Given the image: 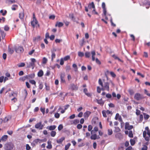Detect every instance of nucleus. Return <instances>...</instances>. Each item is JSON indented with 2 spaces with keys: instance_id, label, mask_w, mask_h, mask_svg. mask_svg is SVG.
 I'll return each instance as SVG.
<instances>
[{
  "instance_id": "obj_1",
  "label": "nucleus",
  "mask_w": 150,
  "mask_h": 150,
  "mask_svg": "<svg viewBox=\"0 0 150 150\" xmlns=\"http://www.w3.org/2000/svg\"><path fill=\"white\" fill-rule=\"evenodd\" d=\"M98 83L101 86V89L102 90H106L109 91V84L108 82H105L104 80L102 81L100 79H99L98 80Z\"/></svg>"
},
{
  "instance_id": "obj_2",
  "label": "nucleus",
  "mask_w": 150,
  "mask_h": 150,
  "mask_svg": "<svg viewBox=\"0 0 150 150\" xmlns=\"http://www.w3.org/2000/svg\"><path fill=\"white\" fill-rule=\"evenodd\" d=\"M143 137L144 138V139L146 142L144 143V145L146 146L148 145L149 144V141H150V138L149 137L146 135V132L144 131L143 132Z\"/></svg>"
},
{
  "instance_id": "obj_3",
  "label": "nucleus",
  "mask_w": 150,
  "mask_h": 150,
  "mask_svg": "<svg viewBox=\"0 0 150 150\" xmlns=\"http://www.w3.org/2000/svg\"><path fill=\"white\" fill-rule=\"evenodd\" d=\"M46 141V139H36L33 142L31 143V144L32 146H35L36 144H37L38 143H40L41 142H45Z\"/></svg>"
},
{
  "instance_id": "obj_4",
  "label": "nucleus",
  "mask_w": 150,
  "mask_h": 150,
  "mask_svg": "<svg viewBox=\"0 0 150 150\" xmlns=\"http://www.w3.org/2000/svg\"><path fill=\"white\" fill-rule=\"evenodd\" d=\"M13 147V145L11 143H8L5 145L4 149L6 150H11Z\"/></svg>"
},
{
  "instance_id": "obj_5",
  "label": "nucleus",
  "mask_w": 150,
  "mask_h": 150,
  "mask_svg": "<svg viewBox=\"0 0 150 150\" xmlns=\"http://www.w3.org/2000/svg\"><path fill=\"white\" fill-rule=\"evenodd\" d=\"M134 98L137 100L138 101L144 99V97L139 93H136L134 96Z\"/></svg>"
},
{
  "instance_id": "obj_6",
  "label": "nucleus",
  "mask_w": 150,
  "mask_h": 150,
  "mask_svg": "<svg viewBox=\"0 0 150 150\" xmlns=\"http://www.w3.org/2000/svg\"><path fill=\"white\" fill-rule=\"evenodd\" d=\"M133 128V126L132 125H129L128 122H126L125 123V129L128 130H130Z\"/></svg>"
},
{
  "instance_id": "obj_7",
  "label": "nucleus",
  "mask_w": 150,
  "mask_h": 150,
  "mask_svg": "<svg viewBox=\"0 0 150 150\" xmlns=\"http://www.w3.org/2000/svg\"><path fill=\"white\" fill-rule=\"evenodd\" d=\"M43 127V125L42 124L41 122H40L35 124V127L39 129H42Z\"/></svg>"
},
{
  "instance_id": "obj_8",
  "label": "nucleus",
  "mask_w": 150,
  "mask_h": 150,
  "mask_svg": "<svg viewBox=\"0 0 150 150\" xmlns=\"http://www.w3.org/2000/svg\"><path fill=\"white\" fill-rule=\"evenodd\" d=\"M78 87L74 83L71 84L70 86V89L72 91H76L78 89Z\"/></svg>"
},
{
  "instance_id": "obj_9",
  "label": "nucleus",
  "mask_w": 150,
  "mask_h": 150,
  "mask_svg": "<svg viewBox=\"0 0 150 150\" xmlns=\"http://www.w3.org/2000/svg\"><path fill=\"white\" fill-rule=\"evenodd\" d=\"M91 134L92 135L91 137V139L95 140L97 139H98L100 138L99 136H97L96 133H93Z\"/></svg>"
},
{
  "instance_id": "obj_10",
  "label": "nucleus",
  "mask_w": 150,
  "mask_h": 150,
  "mask_svg": "<svg viewBox=\"0 0 150 150\" xmlns=\"http://www.w3.org/2000/svg\"><path fill=\"white\" fill-rule=\"evenodd\" d=\"M91 113V112L89 111H87L84 113L83 114V116L84 118L85 119H87Z\"/></svg>"
},
{
  "instance_id": "obj_11",
  "label": "nucleus",
  "mask_w": 150,
  "mask_h": 150,
  "mask_svg": "<svg viewBox=\"0 0 150 150\" xmlns=\"http://www.w3.org/2000/svg\"><path fill=\"white\" fill-rule=\"evenodd\" d=\"M88 89L86 88H85L83 89V92L85 93V94L88 97H91L92 95L91 93H88Z\"/></svg>"
},
{
  "instance_id": "obj_12",
  "label": "nucleus",
  "mask_w": 150,
  "mask_h": 150,
  "mask_svg": "<svg viewBox=\"0 0 150 150\" xmlns=\"http://www.w3.org/2000/svg\"><path fill=\"white\" fill-rule=\"evenodd\" d=\"M23 47L21 46L17 48H16V51L17 53L23 52Z\"/></svg>"
},
{
  "instance_id": "obj_13",
  "label": "nucleus",
  "mask_w": 150,
  "mask_h": 150,
  "mask_svg": "<svg viewBox=\"0 0 150 150\" xmlns=\"http://www.w3.org/2000/svg\"><path fill=\"white\" fill-rule=\"evenodd\" d=\"M56 126L55 125H51L50 126H48L46 128L50 130L53 131L56 128Z\"/></svg>"
},
{
  "instance_id": "obj_14",
  "label": "nucleus",
  "mask_w": 150,
  "mask_h": 150,
  "mask_svg": "<svg viewBox=\"0 0 150 150\" xmlns=\"http://www.w3.org/2000/svg\"><path fill=\"white\" fill-rule=\"evenodd\" d=\"M65 76L64 73H61L60 75V78L61 81L63 83L65 82V80L64 78Z\"/></svg>"
},
{
  "instance_id": "obj_15",
  "label": "nucleus",
  "mask_w": 150,
  "mask_h": 150,
  "mask_svg": "<svg viewBox=\"0 0 150 150\" xmlns=\"http://www.w3.org/2000/svg\"><path fill=\"white\" fill-rule=\"evenodd\" d=\"M37 23L38 21H37L36 18H35L34 19H33V21H31V25L33 27H34L35 25L37 24Z\"/></svg>"
},
{
  "instance_id": "obj_16",
  "label": "nucleus",
  "mask_w": 150,
  "mask_h": 150,
  "mask_svg": "<svg viewBox=\"0 0 150 150\" xmlns=\"http://www.w3.org/2000/svg\"><path fill=\"white\" fill-rule=\"evenodd\" d=\"M96 101L97 103L101 105H103L104 104V102L102 100V98L100 100L96 99Z\"/></svg>"
},
{
  "instance_id": "obj_17",
  "label": "nucleus",
  "mask_w": 150,
  "mask_h": 150,
  "mask_svg": "<svg viewBox=\"0 0 150 150\" xmlns=\"http://www.w3.org/2000/svg\"><path fill=\"white\" fill-rule=\"evenodd\" d=\"M6 3L8 5H11L15 2V0H5Z\"/></svg>"
},
{
  "instance_id": "obj_18",
  "label": "nucleus",
  "mask_w": 150,
  "mask_h": 150,
  "mask_svg": "<svg viewBox=\"0 0 150 150\" xmlns=\"http://www.w3.org/2000/svg\"><path fill=\"white\" fill-rule=\"evenodd\" d=\"M88 7L89 9H91V8L95 9V6L93 2H92L91 3H90L88 6Z\"/></svg>"
},
{
  "instance_id": "obj_19",
  "label": "nucleus",
  "mask_w": 150,
  "mask_h": 150,
  "mask_svg": "<svg viewBox=\"0 0 150 150\" xmlns=\"http://www.w3.org/2000/svg\"><path fill=\"white\" fill-rule=\"evenodd\" d=\"M98 130V128L97 127H95L91 131V134H92L93 133H96V132Z\"/></svg>"
},
{
  "instance_id": "obj_20",
  "label": "nucleus",
  "mask_w": 150,
  "mask_h": 150,
  "mask_svg": "<svg viewBox=\"0 0 150 150\" xmlns=\"http://www.w3.org/2000/svg\"><path fill=\"white\" fill-rule=\"evenodd\" d=\"M145 129L146 132V134H147L150 138V130L149 129L148 127H145Z\"/></svg>"
},
{
  "instance_id": "obj_21",
  "label": "nucleus",
  "mask_w": 150,
  "mask_h": 150,
  "mask_svg": "<svg viewBox=\"0 0 150 150\" xmlns=\"http://www.w3.org/2000/svg\"><path fill=\"white\" fill-rule=\"evenodd\" d=\"M40 36H37L33 38V40L35 42H37L40 41Z\"/></svg>"
},
{
  "instance_id": "obj_22",
  "label": "nucleus",
  "mask_w": 150,
  "mask_h": 150,
  "mask_svg": "<svg viewBox=\"0 0 150 150\" xmlns=\"http://www.w3.org/2000/svg\"><path fill=\"white\" fill-rule=\"evenodd\" d=\"M63 25V24L61 22H57L55 24V26H58L59 27H61Z\"/></svg>"
},
{
  "instance_id": "obj_23",
  "label": "nucleus",
  "mask_w": 150,
  "mask_h": 150,
  "mask_svg": "<svg viewBox=\"0 0 150 150\" xmlns=\"http://www.w3.org/2000/svg\"><path fill=\"white\" fill-rule=\"evenodd\" d=\"M64 139L65 137H62L59 139L57 140V142L59 144H61Z\"/></svg>"
},
{
  "instance_id": "obj_24",
  "label": "nucleus",
  "mask_w": 150,
  "mask_h": 150,
  "mask_svg": "<svg viewBox=\"0 0 150 150\" xmlns=\"http://www.w3.org/2000/svg\"><path fill=\"white\" fill-rule=\"evenodd\" d=\"M8 137L7 135H3L1 138V140L2 141L5 142L7 139Z\"/></svg>"
},
{
  "instance_id": "obj_25",
  "label": "nucleus",
  "mask_w": 150,
  "mask_h": 150,
  "mask_svg": "<svg viewBox=\"0 0 150 150\" xmlns=\"http://www.w3.org/2000/svg\"><path fill=\"white\" fill-rule=\"evenodd\" d=\"M112 57L114 58L115 59L117 60L118 61L122 62H123V61L121 60L120 58L117 57V56L115 54H113L112 56Z\"/></svg>"
},
{
  "instance_id": "obj_26",
  "label": "nucleus",
  "mask_w": 150,
  "mask_h": 150,
  "mask_svg": "<svg viewBox=\"0 0 150 150\" xmlns=\"http://www.w3.org/2000/svg\"><path fill=\"white\" fill-rule=\"evenodd\" d=\"M0 31L2 38L4 39L5 37L6 33L3 30H0Z\"/></svg>"
},
{
  "instance_id": "obj_27",
  "label": "nucleus",
  "mask_w": 150,
  "mask_h": 150,
  "mask_svg": "<svg viewBox=\"0 0 150 150\" xmlns=\"http://www.w3.org/2000/svg\"><path fill=\"white\" fill-rule=\"evenodd\" d=\"M26 76H27V79H30L34 78L35 75L34 74H31L28 75H26Z\"/></svg>"
},
{
  "instance_id": "obj_28",
  "label": "nucleus",
  "mask_w": 150,
  "mask_h": 150,
  "mask_svg": "<svg viewBox=\"0 0 150 150\" xmlns=\"http://www.w3.org/2000/svg\"><path fill=\"white\" fill-rule=\"evenodd\" d=\"M51 142L50 141H48L47 142L48 145L47 146V149H50L52 148V144H51Z\"/></svg>"
},
{
  "instance_id": "obj_29",
  "label": "nucleus",
  "mask_w": 150,
  "mask_h": 150,
  "mask_svg": "<svg viewBox=\"0 0 150 150\" xmlns=\"http://www.w3.org/2000/svg\"><path fill=\"white\" fill-rule=\"evenodd\" d=\"M8 51L10 54H12L14 52V49L13 48L11 49L9 47H8Z\"/></svg>"
},
{
  "instance_id": "obj_30",
  "label": "nucleus",
  "mask_w": 150,
  "mask_h": 150,
  "mask_svg": "<svg viewBox=\"0 0 150 150\" xmlns=\"http://www.w3.org/2000/svg\"><path fill=\"white\" fill-rule=\"evenodd\" d=\"M19 18L21 19H23L24 17V14L23 12H22L20 13H19Z\"/></svg>"
},
{
  "instance_id": "obj_31",
  "label": "nucleus",
  "mask_w": 150,
  "mask_h": 150,
  "mask_svg": "<svg viewBox=\"0 0 150 150\" xmlns=\"http://www.w3.org/2000/svg\"><path fill=\"white\" fill-rule=\"evenodd\" d=\"M43 74V72L42 70H40L38 73V76L39 77H41Z\"/></svg>"
},
{
  "instance_id": "obj_32",
  "label": "nucleus",
  "mask_w": 150,
  "mask_h": 150,
  "mask_svg": "<svg viewBox=\"0 0 150 150\" xmlns=\"http://www.w3.org/2000/svg\"><path fill=\"white\" fill-rule=\"evenodd\" d=\"M130 144L132 146H133L134 145L135 143V141L134 139H130Z\"/></svg>"
},
{
  "instance_id": "obj_33",
  "label": "nucleus",
  "mask_w": 150,
  "mask_h": 150,
  "mask_svg": "<svg viewBox=\"0 0 150 150\" xmlns=\"http://www.w3.org/2000/svg\"><path fill=\"white\" fill-rule=\"evenodd\" d=\"M56 132L54 131H52L50 132V135L52 137H54L56 135Z\"/></svg>"
},
{
  "instance_id": "obj_34",
  "label": "nucleus",
  "mask_w": 150,
  "mask_h": 150,
  "mask_svg": "<svg viewBox=\"0 0 150 150\" xmlns=\"http://www.w3.org/2000/svg\"><path fill=\"white\" fill-rule=\"evenodd\" d=\"M31 62L30 66H33L34 65V63L36 62L35 59L34 58L31 59Z\"/></svg>"
},
{
  "instance_id": "obj_35",
  "label": "nucleus",
  "mask_w": 150,
  "mask_h": 150,
  "mask_svg": "<svg viewBox=\"0 0 150 150\" xmlns=\"http://www.w3.org/2000/svg\"><path fill=\"white\" fill-rule=\"evenodd\" d=\"M91 54L89 52H86L85 53V55L86 58H89Z\"/></svg>"
},
{
  "instance_id": "obj_36",
  "label": "nucleus",
  "mask_w": 150,
  "mask_h": 150,
  "mask_svg": "<svg viewBox=\"0 0 150 150\" xmlns=\"http://www.w3.org/2000/svg\"><path fill=\"white\" fill-rule=\"evenodd\" d=\"M27 76H24L23 77H21L19 79V80L23 81H24L26 79H27Z\"/></svg>"
},
{
  "instance_id": "obj_37",
  "label": "nucleus",
  "mask_w": 150,
  "mask_h": 150,
  "mask_svg": "<svg viewBox=\"0 0 150 150\" xmlns=\"http://www.w3.org/2000/svg\"><path fill=\"white\" fill-rule=\"evenodd\" d=\"M47 59L46 58L44 57L42 59V63L44 64H45L47 62Z\"/></svg>"
},
{
  "instance_id": "obj_38",
  "label": "nucleus",
  "mask_w": 150,
  "mask_h": 150,
  "mask_svg": "<svg viewBox=\"0 0 150 150\" xmlns=\"http://www.w3.org/2000/svg\"><path fill=\"white\" fill-rule=\"evenodd\" d=\"M143 114L144 116V119L145 120H147L150 117L149 115L146 114V113H144Z\"/></svg>"
},
{
  "instance_id": "obj_39",
  "label": "nucleus",
  "mask_w": 150,
  "mask_h": 150,
  "mask_svg": "<svg viewBox=\"0 0 150 150\" xmlns=\"http://www.w3.org/2000/svg\"><path fill=\"white\" fill-rule=\"evenodd\" d=\"M128 136L129 137L132 138L133 137V135L132 131L131 130H130L129 132Z\"/></svg>"
},
{
  "instance_id": "obj_40",
  "label": "nucleus",
  "mask_w": 150,
  "mask_h": 150,
  "mask_svg": "<svg viewBox=\"0 0 150 150\" xmlns=\"http://www.w3.org/2000/svg\"><path fill=\"white\" fill-rule=\"evenodd\" d=\"M108 134L109 135H110L112 134L113 131L111 129H109L108 130Z\"/></svg>"
},
{
  "instance_id": "obj_41",
  "label": "nucleus",
  "mask_w": 150,
  "mask_h": 150,
  "mask_svg": "<svg viewBox=\"0 0 150 150\" xmlns=\"http://www.w3.org/2000/svg\"><path fill=\"white\" fill-rule=\"evenodd\" d=\"M78 56L80 57H82L84 55V53L83 52H78Z\"/></svg>"
},
{
  "instance_id": "obj_42",
  "label": "nucleus",
  "mask_w": 150,
  "mask_h": 150,
  "mask_svg": "<svg viewBox=\"0 0 150 150\" xmlns=\"http://www.w3.org/2000/svg\"><path fill=\"white\" fill-rule=\"evenodd\" d=\"M60 110H61V112L62 113H63L65 112V110H63L62 109V108L61 107H60L58 109V112H59Z\"/></svg>"
},
{
  "instance_id": "obj_43",
  "label": "nucleus",
  "mask_w": 150,
  "mask_h": 150,
  "mask_svg": "<svg viewBox=\"0 0 150 150\" xmlns=\"http://www.w3.org/2000/svg\"><path fill=\"white\" fill-rule=\"evenodd\" d=\"M69 58L70 56H69L68 55L65 57L63 58H62V59L64 60V61H66L68 60L69 59Z\"/></svg>"
},
{
  "instance_id": "obj_44",
  "label": "nucleus",
  "mask_w": 150,
  "mask_h": 150,
  "mask_svg": "<svg viewBox=\"0 0 150 150\" xmlns=\"http://www.w3.org/2000/svg\"><path fill=\"white\" fill-rule=\"evenodd\" d=\"M71 144L70 143H68L67 145H65V150H67L70 147Z\"/></svg>"
},
{
  "instance_id": "obj_45",
  "label": "nucleus",
  "mask_w": 150,
  "mask_h": 150,
  "mask_svg": "<svg viewBox=\"0 0 150 150\" xmlns=\"http://www.w3.org/2000/svg\"><path fill=\"white\" fill-rule=\"evenodd\" d=\"M102 113L103 114V116L104 117H106L107 116L106 115V111L103 110L102 111Z\"/></svg>"
},
{
  "instance_id": "obj_46",
  "label": "nucleus",
  "mask_w": 150,
  "mask_h": 150,
  "mask_svg": "<svg viewBox=\"0 0 150 150\" xmlns=\"http://www.w3.org/2000/svg\"><path fill=\"white\" fill-rule=\"evenodd\" d=\"M93 129V127L91 125H89L88 126V130L89 131H91Z\"/></svg>"
},
{
  "instance_id": "obj_47",
  "label": "nucleus",
  "mask_w": 150,
  "mask_h": 150,
  "mask_svg": "<svg viewBox=\"0 0 150 150\" xmlns=\"http://www.w3.org/2000/svg\"><path fill=\"white\" fill-rule=\"evenodd\" d=\"M58 130L59 131L61 130L63 128V126L62 125H60L58 127Z\"/></svg>"
},
{
  "instance_id": "obj_48",
  "label": "nucleus",
  "mask_w": 150,
  "mask_h": 150,
  "mask_svg": "<svg viewBox=\"0 0 150 150\" xmlns=\"http://www.w3.org/2000/svg\"><path fill=\"white\" fill-rule=\"evenodd\" d=\"M45 108H42L41 107L40 108V111L43 115H44L45 113Z\"/></svg>"
},
{
  "instance_id": "obj_49",
  "label": "nucleus",
  "mask_w": 150,
  "mask_h": 150,
  "mask_svg": "<svg viewBox=\"0 0 150 150\" xmlns=\"http://www.w3.org/2000/svg\"><path fill=\"white\" fill-rule=\"evenodd\" d=\"M60 117V115L58 113H55L54 114V117L56 118H58Z\"/></svg>"
},
{
  "instance_id": "obj_50",
  "label": "nucleus",
  "mask_w": 150,
  "mask_h": 150,
  "mask_svg": "<svg viewBox=\"0 0 150 150\" xmlns=\"http://www.w3.org/2000/svg\"><path fill=\"white\" fill-rule=\"evenodd\" d=\"M148 147L145 145H143V147L142 148V150H147Z\"/></svg>"
},
{
  "instance_id": "obj_51",
  "label": "nucleus",
  "mask_w": 150,
  "mask_h": 150,
  "mask_svg": "<svg viewBox=\"0 0 150 150\" xmlns=\"http://www.w3.org/2000/svg\"><path fill=\"white\" fill-rule=\"evenodd\" d=\"M144 93L148 96L150 97V93H148V91L146 89H144Z\"/></svg>"
},
{
  "instance_id": "obj_52",
  "label": "nucleus",
  "mask_w": 150,
  "mask_h": 150,
  "mask_svg": "<svg viewBox=\"0 0 150 150\" xmlns=\"http://www.w3.org/2000/svg\"><path fill=\"white\" fill-rule=\"evenodd\" d=\"M110 74L113 77L115 78L116 76V75L112 71H111L110 72Z\"/></svg>"
},
{
  "instance_id": "obj_53",
  "label": "nucleus",
  "mask_w": 150,
  "mask_h": 150,
  "mask_svg": "<svg viewBox=\"0 0 150 150\" xmlns=\"http://www.w3.org/2000/svg\"><path fill=\"white\" fill-rule=\"evenodd\" d=\"M146 7V8H149V6H147V5H149V6H150V2H147L145 4Z\"/></svg>"
},
{
  "instance_id": "obj_54",
  "label": "nucleus",
  "mask_w": 150,
  "mask_h": 150,
  "mask_svg": "<svg viewBox=\"0 0 150 150\" xmlns=\"http://www.w3.org/2000/svg\"><path fill=\"white\" fill-rule=\"evenodd\" d=\"M15 7H17L18 6L17 5H13L11 8L13 10L15 11L16 10V8Z\"/></svg>"
},
{
  "instance_id": "obj_55",
  "label": "nucleus",
  "mask_w": 150,
  "mask_h": 150,
  "mask_svg": "<svg viewBox=\"0 0 150 150\" xmlns=\"http://www.w3.org/2000/svg\"><path fill=\"white\" fill-rule=\"evenodd\" d=\"M82 126L80 124H78L77 126V128L79 129H80L82 128Z\"/></svg>"
},
{
  "instance_id": "obj_56",
  "label": "nucleus",
  "mask_w": 150,
  "mask_h": 150,
  "mask_svg": "<svg viewBox=\"0 0 150 150\" xmlns=\"http://www.w3.org/2000/svg\"><path fill=\"white\" fill-rule=\"evenodd\" d=\"M9 27L8 26L6 25H5V26H4V30H5V31H8L9 30Z\"/></svg>"
},
{
  "instance_id": "obj_57",
  "label": "nucleus",
  "mask_w": 150,
  "mask_h": 150,
  "mask_svg": "<svg viewBox=\"0 0 150 150\" xmlns=\"http://www.w3.org/2000/svg\"><path fill=\"white\" fill-rule=\"evenodd\" d=\"M139 117L140 120L141 122H142L143 119V115L142 114L140 115Z\"/></svg>"
},
{
  "instance_id": "obj_58",
  "label": "nucleus",
  "mask_w": 150,
  "mask_h": 150,
  "mask_svg": "<svg viewBox=\"0 0 150 150\" xmlns=\"http://www.w3.org/2000/svg\"><path fill=\"white\" fill-rule=\"evenodd\" d=\"M64 60L62 58L60 59V64L61 65H63L64 63Z\"/></svg>"
},
{
  "instance_id": "obj_59",
  "label": "nucleus",
  "mask_w": 150,
  "mask_h": 150,
  "mask_svg": "<svg viewBox=\"0 0 150 150\" xmlns=\"http://www.w3.org/2000/svg\"><path fill=\"white\" fill-rule=\"evenodd\" d=\"M106 96L108 98H111L112 96L110 94L108 93L106 94Z\"/></svg>"
},
{
  "instance_id": "obj_60",
  "label": "nucleus",
  "mask_w": 150,
  "mask_h": 150,
  "mask_svg": "<svg viewBox=\"0 0 150 150\" xmlns=\"http://www.w3.org/2000/svg\"><path fill=\"white\" fill-rule=\"evenodd\" d=\"M110 21L111 23V25L112 26H113L114 27H115L116 26L115 24L113 23L112 18H111L110 19Z\"/></svg>"
},
{
  "instance_id": "obj_61",
  "label": "nucleus",
  "mask_w": 150,
  "mask_h": 150,
  "mask_svg": "<svg viewBox=\"0 0 150 150\" xmlns=\"http://www.w3.org/2000/svg\"><path fill=\"white\" fill-rule=\"evenodd\" d=\"M30 82L33 84L35 85L36 84V82L34 80H30Z\"/></svg>"
},
{
  "instance_id": "obj_62",
  "label": "nucleus",
  "mask_w": 150,
  "mask_h": 150,
  "mask_svg": "<svg viewBox=\"0 0 150 150\" xmlns=\"http://www.w3.org/2000/svg\"><path fill=\"white\" fill-rule=\"evenodd\" d=\"M136 111V114L137 115H139L141 112L139 110L137 109Z\"/></svg>"
},
{
  "instance_id": "obj_63",
  "label": "nucleus",
  "mask_w": 150,
  "mask_h": 150,
  "mask_svg": "<svg viewBox=\"0 0 150 150\" xmlns=\"http://www.w3.org/2000/svg\"><path fill=\"white\" fill-rule=\"evenodd\" d=\"M97 91L98 93H100L101 89H100V88H99V87L98 86L97 87Z\"/></svg>"
},
{
  "instance_id": "obj_64",
  "label": "nucleus",
  "mask_w": 150,
  "mask_h": 150,
  "mask_svg": "<svg viewBox=\"0 0 150 150\" xmlns=\"http://www.w3.org/2000/svg\"><path fill=\"white\" fill-rule=\"evenodd\" d=\"M83 115V113L82 112H80L78 115V117H82Z\"/></svg>"
}]
</instances>
